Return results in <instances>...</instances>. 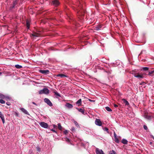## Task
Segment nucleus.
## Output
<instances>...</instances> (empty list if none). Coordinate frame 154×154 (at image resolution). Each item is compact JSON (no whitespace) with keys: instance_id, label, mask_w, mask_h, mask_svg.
I'll list each match as a JSON object with an SVG mask.
<instances>
[{"instance_id":"obj_1","label":"nucleus","mask_w":154,"mask_h":154,"mask_svg":"<svg viewBox=\"0 0 154 154\" xmlns=\"http://www.w3.org/2000/svg\"><path fill=\"white\" fill-rule=\"evenodd\" d=\"M76 7H74L73 9L74 10H77L78 13L80 11L79 9H81L82 8V5L80 0H77V2L75 5Z\"/></svg>"},{"instance_id":"obj_2","label":"nucleus","mask_w":154,"mask_h":154,"mask_svg":"<svg viewBox=\"0 0 154 154\" xmlns=\"http://www.w3.org/2000/svg\"><path fill=\"white\" fill-rule=\"evenodd\" d=\"M41 33L37 31V32H33L32 34L30 35V36L34 40L35 39L38 40V39H37V38L40 37L41 36Z\"/></svg>"},{"instance_id":"obj_3","label":"nucleus","mask_w":154,"mask_h":154,"mask_svg":"<svg viewBox=\"0 0 154 154\" xmlns=\"http://www.w3.org/2000/svg\"><path fill=\"white\" fill-rule=\"evenodd\" d=\"M49 90L48 88H44L43 89L39 91V94H48L49 93Z\"/></svg>"},{"instance_id":"obj_4","label":"nucleus","mask_w":154,"mask_h":154,"mask_svg":"<svg viewBox=\"0 0 154 154\" xmlns=\"http://www.w3.org/2000/svg\"><path fill=\"white\" fill-rule=\"evenodd\" d=\"M39 125L42 128H47L48 127V125L46 123L41 122L39 123Z\"/></svg>"},{"instance_id":"obj_5","label":"nucleus","mask_w":154,"mask_h":154,"mask_svg":"<svg viewBox=\"0 0 154 154\" xmlns=\"http://www.w3.org/2000/svg\"><path fill=\"white\" fill-rule=\"evenodd\" d=\"M52 3L55 7H57L60 4V2L58 0H53L52 1Z\"/></svg>"},{"instance_id":"obj_6","label":"nucleus","mask_w":154,"mask_h":154,"mask_svg":"<svg viewBox=\"0 0 154 154\" xmlns=\"http://www.w3.org/2000/svg\"><path fill=\"white\" fill-rule=\"evenodd\" d=\"M44 101L45 103L50 106H53L52 103L48 99L45 98L44 99Z\"/></svg>"},{"instance_id":"obj_7","label":"nucleus","mask_w":154,"mask_h":154,"mask_svg":"<svg viewBox=\"0 0 154 154\" xmlns=\"http://www.w3.org/2000/svg\"><path fill=\"white\" fill-rule=\"evenodd\" d=\"M53 92L54 94V96L56 98H58L61 97V96L60 94L58 93L56 90H53Z\"/></svg>"},{"instance_id":"obj_8","label":"nucleus","mask_w":154,"mask_h":154,"mask_svg":"<svg viewBox=\"0 0 154 154\" xmlns=\"http://www.w3.org/2000/svg\"><path fill=\"white\" fill-rule=\"evenodd\" d=\"M95 124L98 126H101L102 125V123L100 120L96 119L95 121Z\"/></svg>"},{"instance_id":"obj_9","label":"nucleus","mask_w":154,"mask_h":154,"mask_svg":"<svg viewBox=\"0 0 154 154\" xmlns=\"http://www.w3.org/2000/svg\"><path fill=\"white\" fill-rule=\"evenodd\" d=\"M39 72L44 74H48L49 73V71L48 70H39Z\"/></svg>"},{"instance_id":"obj_10","label":"nucleus","mask_w":154,"mask_h":154,"mask_svg":"<svg viewBox=\"0 0 154 154\" xmlns=\"http://www.w3.org/2000/svg\"><path fill=\"white\" fill-rule=\"evenodd\" d=\"M96 154H104L102 149H100L98 148L96 149Z\"/></svg>"},{"instance_id":"obj_11","label":"nucleus","mask_w":154,"mask_h":154,"mask_svg":"<svg viewBox=\"0 0 154 154\" xmlns=\"http://www.w3.org/2000/svg\"><path fill=\"white\" fill-rule=\"evenodd\" d=\"M56 77H60L61 78H63V77L69 78V77L65 74H59L58 75H56Z\"/></svg>"},{"instance_id":"obj_12","label":"nucleus","mask_w":154,"mask_h":154,"mask_svg":"<svg viewBox=\"0 0 154 154\" xmlns=\"http://www.w3.org/2000/svg\"><path fill=\"white\" fill-rule=\"evenodd\" d=\"M17 3V0H15L14 1L12 5L10 7V8L11 9H13L16 7Z\"/></svg>"},{"instance_id":"obj_13","label":"nucleus","mask_w":154,"mask_h":154,"mask_svg":"<svg viewBox=\"0 0 154 154\" xmlns=\"http://www.w3.org/2000/svg\"><path fill=\"white\" fill-rule=\"evenodd\" d=\"M65 106L68 109H71L73 107V105L69 103H66Z\"/></svg>"},{"instance_id":"obj_14","label":"nucleus","mask_w":154,"mask_h":154,"mask_svg":"<svg viewBox=\"0 0 154 154\" xmlns=\"http://www.w3.org/2000/svg\"><path fill=\"white\" fill-rule=\"evenodd\" d=\"M148 75L152 77L153 78H154V69L149 72Z\"/></svg>"},{"instance_id":"obj_15","label":"nucleus","mask_w":154,"mask_h":154,"mask_svg":"<svg viewBox=\"0 0 154 154\" xmlns=\"http://www.w3.org/2000/svg\"><path fill=\"white\" fill-rule=\"evenodd\" d=\"M102 27V25H98L95 27L94 29L98 31L101 30Z\"/></svg>"},{"instance_id":"obj_16","label":"nucleus","mask_w":154,"mask_h":154,"mask_svg":"<svg viewBox=\"0 0 154 154\" xmlns=\"http://www.w3.org/2000/svg\"><path fill=\"white\" fill-rule=\"evenodd\" d=\"M0 117L3 123L4 124L5 123L4 116L1 112H0Z\"/></svg>"},{"instance_id":"obj_17","label":"nucleus","mask_w":154,"mask_h":154,"mask_svg":"<svg viewBox=\"0 0 154 154\" xmlns=\"http://www.w3.org/2000/svg\"><path fill=\"white\" fill-rule=\"evenodd\" d=\"M30 21L29 20H27L26 21V26L27 29H29Z\"/></svg>"},{"instance_id":"obj_18","label":"nucleus","mask_w":154,"mask_h":154,"mask_svg":"<svg viewBox=\"0 0 154 154\" xmlns=\"http://www.w3.org/2000/svg\"><path fill=\"white\" fill-rule=\"evenodd\" d=\"M9 99V97L8 96H5L3 94L0 93V98L2 99H4L5 98Z\"/></svg>"},{"instance_id":"obj_19","label":"nucleus","mask_w":154,"mask_h":154,"mask_svg":"<svg viewBox=\"0 0 154 154\" xmlns=\"http://www.w3.org/2000/svg\"><path fill=\"white\" fill-rule=\"evenodd\" d=\"M76 109L79 112L82 113V114L85 115L84 109L82 108H76Z\"/></svg>"},{"instance_id":"obj_20","label":"nucleus","mask_w":154,"mask_h":154,"mask_svg":"<svg viewBox=\"0 0 154 154\" xmlns=\"http://www.w3.org/2000/svg\"><path fill=\"white\" fill-rule=\"evenodd\" d=\"M76 104H77L79 106L82 105V100L81 99H79L76 102Z\"/></svg>"},{"instance_id":"obj_21","label":"nucleus","mask_w":154,"mask_h":154,"mask_svg":"<svg viewBox=\"0 0 154 154\" xmlns=\"http://www.w3.org/2000/svg\"><path fill=\"white\" fill-rule=\"evenodd\" d=\"M21 110L25 114L27 115L29 114L28 112L24 108H21Z\"/></svg>"},{"instance_id":"obj_22","label":"nucleus","mask_w":154,"mask_h":154,"mask_svg":"<svg viewBox=\"0 0 154 154\" xmlns=\"http://www.w3.org/2000/svg\"><path fill=\"white\" fill-rule=\"evenodd\" d=\"M134 76L135 77L140 78V79H142L143 78V75H139V74H137V75L134 74Z\"/></svg>"},{"instance_id":"obj_23","label":"nucleus","mask_w":154,"mask_h":154,"mask_svg":"<svg viewBox=\"0 0 154 154\" xmlns=\"http://www.w3.org/2000/svg\"><path fill=\"white\" fill-rule=\"evenodd\" d=\"M122 142L124 144H127L128 143V141L126 140L123 139L122 140Z\"/></svg>"},{"instance_id":"obj_24","label":"nucleus","mask_w":154,"mask_h":154,"mask_svg":"<svg viewBox=\"0 0 154 154\" xmlns=\"http://www.w3.org/2000/svg\"><path fill=\"white\" fill-rule=\"evenodd\" d=\"M122 100L125 103V105L128 106L129 105L128 102L125 99H123Z\"/></svg>"},{"instance_id":"obj_25","label":"nucleus","mask_w":154,"mask_h":154,"mask_svg":"<svg viewBox=\"0 0 154 154\" xmlns=\"http://www.w3.org/2000/svg\"><path fill=\"white\" fill-rule=\"evenodd\" d=\"M73 122L74 123V124L75 125V126L78 128L80 126L77 122L75 121V120H73Z\"/></svg>"},{"instance_id":"obj_26","label":"nucleus","mask_w":154,"mask_h":154,"mask_svg":"<svg viewBox=\"0 0 154 154\" xmlns=\"http://www.w3.org/2000/svg\"><path fill=\"white\" fill-rule=\"evenodd\" d=\"M149 68L147 67H143L141 71H147L149 70Z\"/></svg>"},{"instance_id":"obj_27","label":"nucleus","mask_w":154,"mask_h":154,"mask_svg":"<svg viewBox=\"0 0 154 154\" xmlns=\"http://www.w3.org/2000/svg\"><path fill=\"white\" fill-rule=\"evenodd\" d=\"M15 67L17 69H21L22 68V66L21 65L17 64L15 65Z\"/></svg>"},{"instance_id":"obj_28","label":"nucleus","mask_w":154,"mask_h":154,"mask_svg":"<svg viewBox=\"0 0 154 154\" xmlns=\"http://www.w3.org/2000/svg\"><path fill=\"white\" fill-rule=\"evenodd\" d=\"M105 109H106V110L108 112H111L112 111V109L111 108H110L109 107V106H106L105 107Z\"/></svg>"},{"instance_id":"obj_29","label":"nucleus","mask_w":154,"mask_h":154,"mask_svg":"<svg viewBox=\"0 0 154 154\" xmlns=\"http://www.w3.org/2000/svg\"><path fill=\"white\" fill-rule=\"evenodd\" d=\"M114 140L115 142L117 143H119V140L117 138V137H114Z\"/></svg>"},{"instance_id":"obj_30","label":"nucleus","mask_w":154,"mask_h":154,"mask_svg":"<svg viewBox=\"0 0 154 154\" xmlns=\"http://www.w3.org/2000/svg\"><path fill=\"white\" fill-rule=\"evenodd\" d=\"M109 154H117V153L113 150L109 151Z\"/></svg>"},{"instance_id":"obj_31","label":"nucleus","mask_w":154,"mask_h":154,"mask_svg":"<svg viewBox=\"0 0 154 154\" xmlns=\"http://www.w3.org/2000/svg\"><path fill=\"white\" fill-rule=\"evenodd\" d=\"M105 71L106 72L108 75H109L111 73H112V70L111 69H109L107 71Z\"/></svg>"},{"instance_id":"obj_32","label":"nucleus","mask_w":154,"mask_h":154,"mask_svg":"<svg viewBox=\"0 0 154 154\" xmlns=\"http://www.w3.org/2000/svg\"><path fill=\"white\" fill-rule=\"evenodd\" d=\"M103 130L105 131H106L107 133H109V129L107 127H105L104 128H103Z\"/></svg>"},{"instance_id":"obj_33","label":"nucleus","mask_w":154,"mask_h":154,"mask_svg":"<svg viewBox=\"0 0 154 154\" xmlns=\"http://www.w3.org/2000/svg\"><path fill=\"white\" fill-rule=\"evenodd\" d=\"M145 117V118L149 120H150L151 119V117L150 116L146 115Z\"/></svg>"},{"instance_id":"obj_34","label":"nucleus","mask_w":154,"mask_h":154,"mask_svg":"<svg viewBox=\"0 0 154 154\" xmlns=\"http://www.w3.org/2000/svg\"><path fill=\"white\" fill-rule=\"evenodd\" d=\"M58 128L60 130H61L62 129V127L60 123H58Z\"/></svg>"},{"instance_id":"obj_35","label":"nucleus","mask_w":154,"mask_h":154,"mask_svg":"<svg viewBox=\"0 0 154 154\" xmlns=\"http://www.w3.org/2000/svg\"><path fill=\"white\" fill-rule=\"evenodd\" d=\"M4 74L7 75H10V72L8 71H4Z\"/></svg>"},{"instance_id":"obj_36","label":"nucleus","mask_w":154,"mask_h":154,"mask_svg":"<svg viewBox=\"0 0 154 154\" xmlns=\"http://www.w3.org/2000/svg\"><path fill=\"white\" fill-rule=\"evenodd\" d=\"M0 103L2 104H4L5 103V101L2 99H0Z\"/></svg>"},{"instance_id":"obj_37","label":"nucleus","mask_w":154,"mask_h":154,"mask_svg":"<svg viewBox=\"0 0 154 154\" xmlns=\"http://www.w3.org/2000/svg\"><path fill=\"white\" fill-rule=\"evenodd\" d=\"M143 127V128L145 130H147L148 129V128L146 125H144Z\"/></svg>"},{"instance_id":"obj_38","label":"nucleus","mask_w":154,"mask_h":154,"mask_svg":"<svg viewBox=\"0 0 154 154\" xmlns=\"http://www.w3.org/2000/svg\"><path fill=\"white\" fill-rule=\"evenodd\" d=\"M71 130L73 132L75 130V128L74 127H72L71 128Z\"/></svg>"},{"instance_id":"obj_39","label":"nucleus","mask_w":154,"mask_h":154,"mask_svg":"<svg viewBox=\"0 0 154 154\" xmlns=\"http://www.w3.org/2000/svg\"><path fill=\"white\" fill-rule=\"evenodd\" d=\"M36 148L38 151L40 152V148L39 147H37Z\"/></svg>"},{"instance_id":"obj_40","label":"nucleus","mask_w":154,"mask_h":154,"mask_svg":"<svg viewBox=\"0 0 154 154\" xmlns=\"http://www.w3.org/2000/svg\"><path fill=\"white\" fill-rule=\"evenodd\" d=\"M6 104L8 106H10L11 104L9 102H7Z\"/></svg>"},{"instance_id":"obj_41","label":"nucleus","mask_w":154,"mask_h":154,"mask_svg":"<svg viewBox=\"0 0 154 154\" xmlns=\"http://www.w3.org/2000/svg\"><path fill=\"white\" fill-rule=\"evenodd\" d=\"M64 133L65 134H66L68 133V131L67 130H65L64 131Z\"/></svg>"},{"instance_id":"obj_42","label":"nucleus","mask_w":154,"mask_h":154,"mask_svg":"<svg viewBox=\"0 0 154 154\" xmlns=\"http://www.w3.org/2000/svg\"><path fill=\"white\" fill-rule=\"evenodd\" d=\"M51 131H53V132L55 133H57V131L55 130H54V129H52L51 130Z\"/></svg>"},{"instance_id":"obj_43","label":"nucleus","mask_w":154,"mask_h":154,"mask_svg":"<svg viewBox=\"0 0 154 154\" xmlns=\"http://www.w3.org/2000/svg\"><path fill=\"white\" fill-rule=\"evenodd\" d=\"M114 138L117 137V136L115 132H114Z\"/></svg>"},{"instance_id":"obj_44","label":"nucleus","mask_w":154,"mask_h":154,"mask_svg":"<svg viewBox=\"0 0 154 154\" xmlns=\"http://www.w3.org/2000/svg\"><path fill=\"white\" fill-rule=\"evenodd\" d=\"M32 104H34L36 106H37V105H38L37 104H36L34 102H32Z\"/></svg>"},{"instance_id":"obj_45","label":"nucleus","mask_w":154,"mask_h":154,"mask_svg":"<svg viewBox=\"0 0 154 154\" xmlns=\"http://www.w3.org/2000/svg\"><path fill=\"white\" fill-rule=\"evenodd\" d=\"M89 100L90 101V102H94L95 101V100H91V99H89Z\"/></svg>"},{"instance_id":"obj_46","label":"nucleus","mask_w":154,"mask_h":154,"mask_svg":"<svg viewBox=\"0 0 154 154\" xmlns=\"http://www.w3.org/2000/svg\"><path fill=\"white\" fill-rule=\"evenodd\" d=\"M118 105H116V104H114V106L115 107H118Z\"/></svg>"},{"instance_id":"obj_47","label":"nucleus","mask_w":154,"mask_h":154,"mask_svg":"<svg viewBox=\"0 0 154 154\" xmlns=\"http://www.w3.org/2000/svg\"><path fill=\"white\" fill-rule=\"evenodd\" d=\"M68 9V8L66 7V8H65V11H66V9Z\"/></svg>"},{"instance_id":"obj_48","label":"nucleus","mask_w":154,"mask_h":154,"mask_svg":"<svg viewBox=\"0 0 154 154\" xmlns=\"http://www.w3.org/2000/svg\"><path fill=\"white\" fill-rule=\"evenodd\" d=\"M152 137L154 140V137L153 136H152Z\"/></svg>"},{"instance_id":"obj_49","label":"nucleus","mask_w":154,"mask_h":154,"mask_svg":"<svg viewBox=\"0 0 154 154\" xmlns=\"http://www.w3.org/2000/svg\"><path fill=\"white\" fill-rule=\"evenodd\" d=\"M2 74V73L1 72H0V75H1Z\"/></svg>"},{"instance_id":"obj_50","label":"nucleus","mask_w":154,"mask_h":154,"mask_svg":"<svg viewBox=\"0 0 154 154\" xmlns=\"http://www.w3.org/2000/svg\"><path fill=\"white\" fill-rule=\"evenodd\" d=\"M55 126H55V125H54V127H55Z\"/></svg>"},{"instance_id":"obj_51","label":"nucleus","mask_w":154,"mask_h":154,"mask_svg":"<svg viewBox=\"0 0 154 154\" xmlns=\"http://www.w3.org/2000/svg\"><path fill=\"white\" fill-rule=\"evenodd\" d=\"M67 140H69V139H67Z\"/></svg>"}]
</instances>
